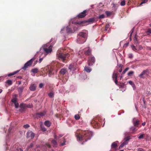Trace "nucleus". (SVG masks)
Listing matches in <instances>:
<instances>
[{
    "mask_svg": "<svg viewBox=\"0 0 151 151\" xmlns=\"http://www.w3.org/2000/svg\"><path fill=\"white\" fill-rule=\"evenodd\" d=\"M147 32L151 33V29H148L147 30Z\"/></svg>",
    "mask_w": 151,
    "mask_h": 151,
    "instance_id": "obj_59",
    "label": "nucleus"
},
{
    "mask_svg": "<svg viewBox=\"0 0 151 151\" xmlns=\"http://www.w3.org/2000/svg\"><path fill=\"white\" fill-rule=\"evenodd\" d=\"M134 41L135 43H137V39L136 35H135L134 37Z\"/></svg>",
    "mask_w": 151,
    "mask_h": 151,
    "instance_id": "obj_45",
    "label": "nucleus"
},
{
    "mask_svg": "<svg viewBox=\"0 0 151 151\" xmlns=\"http://www.w3.org/2000/svg\"><path fill=\"white\" fill-rule=\"evenodd\" d=\"M134 27H133L132 29L131 30V32L130 34V36H131L133 32L134 31Z\"/></svg>",
    "mask_w": 151,
    "mask_h": 151,
    "instance_id": "obj_56",
    "label": "nucleus"
},
{
    "mask_svg": "<svg viewBox=\"0 0 151 151\" xmlns=\"http://www.w3.org/2000/svg\"><path fill=\"white\" fill-rule=\"evenodd\" d=\"M134 73V72L133 71H130L128 72V75L129 76H131Z\"/></svg>",
    "mask_w": 151,
    "mask_h": 151,
    "instance_id": "obj_36",
    "label": "nucleus"
},
{
    "mask_svg": "<svg viewBox=\"0 0 151 151\" xmlns=\"http://www.w3.org/2000/svg\"><path fill=\"white\" fill-rule=\"evenodd\" d=\"M124 139H125V141L119 147V149L125 145L127 144V141L129 140V138L127 137Z\"/></svg>",
    "mask_w": 151,
    "mask_h": 151,
    "instance_id": "obj_14",
    "label": "nucleus"
},
{
    "mask_svg": "<svg viewBox=\"0 0 151 151\" xmlns=\"http://www.w3.org/2000/svg\"><path fill=\"white\" fill-rule=\"evenodd\" d=\"M34 145V144L33 143H31L30 145L29 146V148H31V147H33Z\"/></svg>",
    "mask_w": 151,
    "mask_h": 151,
    "instance_id": "obj_54",
    "label": "nucleus"
},
{
    "mask_svg": "<svg viewBox=\"0 0 151 151\" xmlns=\"http://www.w3.org/2000/svg\"><path fill=\"white\" fill-rule=\"evenodd\" d=\"M96 61L95 57L93 55L89 56L88 59V65L89 66L93 65Z\"/></svg>",
    "mask_w": 151,
    "mask_h": 151,
    "instance_id": "obj_4",
    "label": "nucleus"
},
{
    "mask_svg": "<svg viewBox=\"0 0 151 151\" xmlns=\"http://www.w3.org/2000/svg\"><path fill=\"white\" fill-rule=\"evenodd\" d=\"M125 4V0H123L120 3V5L122 6H124Z\"/></svg>",
    "mask_w": 151,
    "mask_h": 151,
    "instance_id": "obj_38",
    "label": "nucleus"
},
{
    "mask_svg": "<svg viewBox=\"0 0 151 151\" xmlns=\"http://www.w3.org/2000/svg\"><path fill=\"white\" fill-rule=\"evenodd\" d=\"M58 59L64 63H67L68 61V59L70 56L68 53H64L62 52H58L56 54Z\"/></svg>",
    "mask_w": 151,
    "mask_h": 151,
    "instance_id": "obj_2",
    "label": "nucleus"
},
{
    "mask_svg": "<svg viewBox=\"0 0 151 151\" xmlns=\"http://www.w3.org/2000/svg\"><path fill=\"white\" fill-rule=\"evenodd\" d=\"M41 130L43 132H45L47 130L44 127H41Z\"/></svg>",
    "mask_w": 151,
    "mask_h": 151,
    "instance_id": "obj_51",
    "label": "nucleus"
},
{
    "mask_svg": "<svg viewBox=\"0 0 151 151\" xmlns=\"http://www.w3.org/2000/svg\"><path fill=\"white\" fill-rule=\"evenodd\" d=\"M145 124H146V122H143L142 124V125L143 126H144L145 125Z\"/></svg>",
    "mask_w": 151,
    "mask_h": 151,
    "instance_id": "obj_61",
    "label": "nucleus"
},
{
    "mask_svg": "<svg viewBox=\"0 0 151 151\" xmlns=\"http://www.w3.org/2000/svg\"><path fill=\"white\" fill-rule=\"evenodd\" d=\"M78 36L80 37V38H85L86 39V34L84 32H80L78 34Z\"/></svg>",
    "mask_w": 151,
    "mask_h": 151,
    "instance_id": "obj_12",
    "label": "nucleus"
},
{
    "mask_svg": "<svg viewBox=\"0 0 151 151\" xmlns=\"http://www.w3.org/2000/svg\"><path fill=\"white\" fill-rule=\"evenodd\" d=\"M86 12L87 11L86 10H85L83 11V12L80 13L78 15V17L80 18H83L84 17L87 15L86 14Z\"/></svg>",
    "mask_w": 151,
    "mask_h": 151,
    "instance_id": "obj_10",
    "label": "nucleus"
},
{
    "mask_svg": "<svg viewBox=\"0 0 151 151\" xmlns=\"http://www.w3.org/2000/svg\"><path fill=\"white\" fill-rule=\"evenodd\" d=\"M118 76V73H114L113 74L112 78H114V79H117V78Z\"/></svg>",
    "mask_w": 151,
    "mask_h": 151,
    "instance_id": "obj_28",
    "label": "nucleus"
},
{
    "mask_svg": "<svg viewBox=\"0 0 151 151\" xmlns=\"http://www.w3.org/2000/svg\"><path fill=\"white\" fill-rule=\"evenodd\" d=\"M139 136L138 137V138L139 139H141L143 138L144 137V134H139Z\"/></svg>",
    "mask_w": 151,
    "mask_h": 151,
    "instance_id": "obj_42",
    "label": "nucleus"
},
{
    "mask_svg": "<svg viewBox=\"0 0 151 151\" xmlns=\"http://www.w3.org/2000/svg\"><path fill=\"white\" fill-rule=\"evenodd\" d=\"M20 107L22 108H24L26 107H29L28 105H26L25 104H20Z\"/></svg>",
    "mask_w": 151,
    "mask_h": 151,
    "instance_id": "obj_29",
    "label": "nucleus"
},
{
    "mask_svg": "<svg viewBox=\"0 0 151 151\" xmlns=\"http://www.w3.org/2000/svg\"><path fill=\"white\" fill-rule=\"evenodd\" d=\"M133 123L134 127H139V125L140 124L139 121L138 119L134 120L133 121Z\"/></svg>",
    "mask_w": 151,
    "mask_h": 151,
    "instance_id": "obj_15",
    "label": "nucleus"
},
{
    "mask_svg": "<svg viewBox=\"0 0 151 151\" xmlns=\"http://www.w3.org/2000/svg\"><path fill=\"white\" fill-rule=\"evenodd\" d=\"M83 51H81L79 52L78 56L79 57H82L83 55Z\"/></svg>",
    "mask_w": 151,
    "mask_h": 151,
    "instance_id": "obj_23",
    "label": "nucleus"
},
{
    "mask_svg": "<svg viewBox=\"0 0 151 151\" xmlns=\"http://www.w3.org/2000/svg\"><path fill=\"white\" fill-rule=\"evenodd\" d=\"M35 58H33L24 64L22 69L24 70H26L29 66H30L31 65L33 62L35 60Z\"/></svg>",
    "mask_w": 151,
    "mask_h": 151,
    "instance_id": "obj_6",
    "label": "nucleus"
},
{
    "mask_svg": "<svg viewBox=\"0 0 151 151\" xmlns=\"http://www.w3.org/2000/svg\"><path fill=\"white\" fill-rule=\"evenodd\" d=\"M66 31L67 32H71L72 31L71 28L69 27H66Z\"/></svg>",
    "mask_w": 151,
    "mask_h": 151,
    "instance_id": "obj_37",
    "label": "nucleus"
},
{
    "mask_svg": "<svg viewBox=\"0 0 151 151\" xmlns=\"http://www.w3.org/2000/svg\"><path fill=\"white\" fill-rule=\"evenodd\" d=\"M132 49L133 50H136V48L135 47L134 45H132Z\"/></svg>",
    "mask_w": 151,
    "mask_h": 151,
    "instance_id": "obj_57",
    "label": "nucleus"
},
{
    "mask_svg": "<svg viewBox=\"0 0 151 151\" xmlns=\"http://www.w3.org/2000/svg\"><path fill=\"white\" fill-rule=\"evenodd\" d=\"M36 88V85L35 84H31L29 87V88L31 91H34L35 90Z\"/></svg>",
    "mask_w": 151,
    "mask_h": 151,
    "instance_id": "obj_16",
    "label": "nucleus"
},
{
    "mask_svg": "<svg viewBox=\"0 0 151 151\" xmlns=\"http://www.w3.org/2000/svg\"><path fill=\"white\" fill-rule=\"evenodd\" d=\"M21 83V81H19V84H20Z\"/></svg>",
    "mask_w": 151,
    "mask_h": 151,
    "instance_id": "obj_64",
    "label": "nucleus"
},
{
    "mask_svg": "<svg viewBox=\"0 0 151 151\" xmlns=\"http://www.w3.org/2000/svg\"><path fill=\"white\" fill-rule=\"evenodd\" d=\"M98 120L99 121H100L99 118H98L96 120L93 119L91 121V124L94 128H98L101 124L98 122Z\"/></svg>",
    "mask_w": 151,
    "mask_h": 151,
    "instance_id": "obj_3",
    "label": "nucleus"
},
{
    "mask_svg": "<svg viewBox=\"0 0 151 151\" xmlns=\"http://www.w3.org/2000/svg\"><path fill=\"white\" fill-rule=\"evenodd\" d=\"M68 68L71 70H73V71H74L76 70V68L74 67V64L70 65L68 67Z\"/></svg>",
    "mask_w": 151,
    "mask_h": 151,
    "instance_id": "obj_18",
    "label": "nucleus"
},
{
    "mask_svg": "<svg viewBox=\"0 0 151 151\" xmlns=\"http://www.w3.org/2000/svg\"><path fill=\"white\" fill-rule=\"evenodd\" d=\"M95 19L94 18H91L89 19L86 22L93 23L95 22Z\"/></svg>",
    "mask_w": 151,
    "mask_h": 151,
    "instance_id": "obj_19",
    "label": "nucleus"
},
{
    "mask_svg": "<svg viewBox=\"0 0 151 151\" xmlns=\"http://www.w3.org/2000/svg\"><path fill=\"white\" fill-rule=\"evenodd\" d=\"M137 151H145V150H144V149L139 148H138L137 149Z\"/></svg>",
    "mask_w": 151,
    "mask_h": 151,
    "instance_id": "obj_47",
    "label": "nucleus"
},
{
    "mask_svg": "<svg viewBox=\"0 0 151 151\" xmlns=\"http://www.w3.org/2000/svg\"><path fill=\"white\" fill-rule=\"evenodd\" d=\"M67 72V70L65 68H63L61 69L59 72V73L61 75H64Z\"/></svg>",
    "mask_w": 151,
    "mask_h": 151,
    "instance_id": "obj_17",
    "label": "nucleus"
},
{
    "mask_svg": "<svg viewBox=\"0 0 151 151\" xmlns=\"http://www.w3.org/2000/svg\"><path fill=\"white\" fill-rule=\"evenodd\" d=\"M114 82L116 84H117L118 82L117 79H114Z\"/></svg>",
    "mask_w": 151,
    "mask_h": 151,
    "instance_id": "obj_60",
    "label": "nucleus"
},
{
    "mask_svg": "<svg viewBox=\"0 0 151 151\" xmlns=\"http://www.w3.org/2000/svg\"><path fill=\"white\" fill-rule=\"evenodd\" d=\"M46 114V111H44L40 112H37L34 115V117L38 119L40 118L41 117L45 116Z\"/></svg>",
    "mask_w": 151,
    "mask_h": 151,
    "instance_id": "obj_7",
    "label": "nucleus"
},
{
    "mask_svg": "<svg viewBox=\"0 0 151 151\" xmlns=\"http://www.w3.org/2000/svg\"><path fill=\"white\" fill-rule=\"evenodd\" d=\"M51 123L49 121H46L45 122V125L47 127H50L51 125Z\"/></svg>",
    "mask_w": 151,
    "mask_h": 151,
    "instance_id": "obj_20",
    "label": "nucleus"
},
{
    "mask_svg": "<svg viewBox=\"0 0 151 151\" xmlns=\"http://www.w3.org/2000/svg\"><path fill=\"white\" fill-rule=\"evenodd\" d=\"M129 83L132 86V87H135V84L133 81H129Z\"/></svg>",
    "mask_w": 151,
    "mask_h": 151,
    "instance_id": "obj_33",
    "label": "nucleus"
},
{
    "mask_svg": "<svg viewBox=\"0 0 151 151\" xmlns=\"http://www.w3.org/2000/svg\"><path fill=\"white\" fill-rule=\"evenodd\" d=\"M75 118L76 120H78L80 118V116L78 114H76L75 115Z\"/></svg>",
    "mask_w": 151,
    "mask_h": 151,
    "instance_id": "obj_32",
    "label": "nucleus"
},
{
    "mask_svg": "<svg viewBox=\"0 0 151 151\" xmlns=\"http://www.w3.org/2000/svg\"><path fill=\"white\" fill-rule=\"evenodd\" d=\"M84 23V21H81L80 22H79L78 23V24H83Z\"/></svg>",
    "mask_w": 151,
    "mask_h": 151,
    "instance_id": "obj_55",
    "label": "nucleus"
},
{
    "mask_svg": "<svg viewBox=\"0 0 151 151\" xmlns=\"http://www.w3.org/2000/svg\"><path fill=\"white\" fill-rule=\"evenodd\" d=\"M84 53L86 56H90L92 55L91 54V50L89 48L87 50L84 51Z\"/></svg>",
    "mask_w": 151,
    "mask_h": 151,
    "instance_id": "obj_13",
    "label": "nucleus"
},
{
    "mask_svg": "<svg viewBox=\"0 0 151 151\" xmlns=\"http://www.w3.org/2000/svg\"><path fill=\"white\" fill-rule=\"evenodd\" d=\"M16 108H17L18 107L19 104L18 102L14 103Z\"/></svg>",
    "mask_w": 151,
    "mask_h": 151,
    "instance_id": "obj_50",
    "label": "nucleus"
},
{
    "mask_svg": "<svg viewBox=\"0 0 151 151\" xmlns=\"http://www.w3.org/2000/svg\"><path fill=\"white\" fill-rule=\"evenodd\" d=\"M24 88L23 87H19L17 88L18 90L19 93H22V92Z\"/></svg>",
    "mask_w": 151,
    "mask_h": 151,
    "instance_id": "obj_25",
    "label": "nucleus"
},
{
    "mask_svg": "<svg viewBox=\"0 0 151 151\" xmlns=\"http://www.w3.org/2000/svg\"><path fill=\"white\" fill-rule=\"evenodd\" d=\"M76 135L77 139L80 141H84L86 142L90 139L92 136V133L88 130L84 131L82 132L81 134L76 133Z\"/></svg>",
    "mask_w": 151,
    "mask_h": 151,
    "instance_id": "obj_1",
    "label": "nucleus"
},
{
    "mask_svg": "<svg viewBox=\"0 0 151 151\" xmlns=\"http://www.w3.org/2000/svg\"><path fill=\"white\" fill-rule=\"evenodd\" d=\"M3 91L1 89H0V93H1Z\"/></svg>",
    "mask_w": 151,
    "mask_h": 151,
    "instance_id": "obj_63",
    "label": "nucleus"
},
{
    "mask_svg": "<svg viewBox=\"0 0 151 151\" xmlns=\"http://www.w3.org/2000/svg\"><path fill=\"white\" fill-rule=\"evenodd\" d=\"M43 50L44 52H45L46 55H47L48 53H50L52 51V47L50 46L48 48H43Z\"/></svg>",
    "mask_w": 151,
    "mask_h": 151,
    "instance_id": "obj_9",
    "label": "nucleus"
},
{
    "mask_svg": "<svg viewBox=\"0 0 151 151\" xmlns=\"http://www.w3.org/2000/svg\"><path fill=\"white\" fill-rule=\"evenodd\" d=\"M30 127V126L28 124H26L25 125H24L23 126L24 128H27L28 127Z\"/></svg>",
    "mask_w": 151,
    "mask_h": 151,
    "instance_id": "obj_48",
    "label": "nucleus"
},
{
    "mask_svg": "<svg viewBox=\"0 0 151 151\" xmlns=\"http://www.w3.org/2000/svg\"><path fill=\"white\" fill-rule=\"evenodd\" d=\"M150 73L148 70L146 69L144 70L142 73L139 75V77L141 78H145V76H148Z\"/></svg>",
    "mask_w": 151,
    "mask_h": 151,
    "instance_id": "obj_5",
    "label": "nucleus"
},
{
    "mask_svg": "<svg viewBox=\"0 0 151 151\" xmlns=\"http://www.w3.org/2000/svg\"><path fill=\"white\" fill-rule=\"evenodd\" d=\"M137 130L136 128L135 127H132L131 128V130L132 132L136 131Z\"/></svg>",
    "mask_w": 151,
    "mask_h": 151,
    "instance_id": "obj_43",
    "label": "nucleus"
},
{
    "mask_svg": "<svg viewBox=\"0 0 151 151\" xmlns=\"http://www.w3.org/2000/svg\"><path fill=\"white\" fill-rule=\"evenodd\" d=\"M19 71V70H17V71L14 72L12 73H9L8 75V76L9 77V76H12L14 75V74H16Z\"/></svg>",
    "mask_w": 151,
    "mask_h": 151,
    "instance_id": "obj_27",
    "label": "nucleus"
},
{
    "mask_svg": "<svg viewBox=\"0 0 151 151\" xmlns=\"http://www.w3.org/2000/svg\"><path fill=\"white\" fill-rule=\"evenodd\" d=\"M142 2L140 3V5H142V4L146 3L148 0H142Z\"/></svg>",
    "mask_w": 151,
    "mask_h": 151,
    "instance_id": "obj_46",
    "label": "nucleus"
},
{
    "mask_svg": "<svg viewBox=\"0 0 151 151\" xmlns=\"http://www.w3.org/2000/svg\"><path fill=\"white\" fill-rule=\"evenodd\" d=\"M119 67L120 68V69L119 70V73L122 72V66L121 65H120Z\"/></svg>",
    "mask_w": 151,
    "mask_h": 151,
    "instance_id": "obj_41",
    "label": "nucleus"
},
{
    "mask_svg": "<svg viewBox=\"0 0 151 151\" xmlns=\"http://www.w3.org/2000/svg\"><path fill=\"white\" fill-rule=\"evenodd\" d=\"M109 24H106L105 27V31H107L108 29L109 28Z\"/></svg>",
    "mask_w": 151,
    "mask_h": 151,
    "instance_id": "obj_35",
    "label": "nucleus"
},
{
    "mask_svg": "<svg viewBox=\"0 0 151 151\" xmlns=\"http://www.w3.org/2000/svg\"><path fill=\"white\" fill-rule=\"evenodd\" d=\"M48 95L49 97H53L54 96V93L53 92H50L48 94Z\"/></svg>",
    "mask_w": 151,
    "mask_h": 151,
    "instance_id": "obj_30",
    "label": "nucleus"
},
{
    "mask_svg": "<svg viewBox=\"0 0 151 151\" xmlns=\"http://www.w3.org/2000/svg\"><path fill=\"white\" fill-rule=\"evenodd\" d=\"M35 136V134L31 131H29L27 133V137L32 139Z\"/></svg>",
    "mask_w": 151,
    "mask_h": 151,
    "instance_id": "obj_8",
    "label": "nucleus"
},
{
    "mask_svg": "<svg viewBox=\"0 0 151 151\" xmlns=\"http://www.w3.org/2000/svg\"><path fill=\"white\" fill-rule=\"evenodd\" d=\"M65 143H63L60 144L61 146H63L65 145Z\"/></svg>",
    "mask_w": 151,
    "mask_h": 151,
    "instance_id": "obj_62",
    "label": "nucleus"
},
{
    "mask_svg": "<svg viewBox=\"0 0 151 151\" xmlns=\"http://www.w3.org/2000/svg\"><path fill=\"white\" fill-rule=\"evenodd\" d=\"M6 83H8L9 84V85H11L12 84V80H7L6 81Z\"/></svg>",
    "mask_w": 151,
    "mask_h": 151,
    "instance_id": "obj_31",
    "label": "nucleus"
},
{
    "mask_svg": "<svg viewBox=\"0 0 151 151\" xmlns=\"http://www.w3.org/2000/svg\"><path fill=\"white\" fill-rule=\"evenodd\" d=\"M52 143L54 147H55L57 144V142L55 140H53L52 141Z\"/></svg>",
    "mask_w": 151,
    "mask_h": 151,
    "instance_id": "obj_34",
    "label": "nucleus"
},
{
    "mask_svg": "<svg viewBox=\"0 0 151 151\" xmlns=\"http://www.w3.org/2000/svg\"><path fill=\"white\" fill-rule=\"evenodd\" d=\"M129 68H125L124 70L123 71L122 73V74H124L126 71H127L129 70Z\"/></svg>",
    "mask_w": 151,
    "mask_h": 151,
    "instance_id": "obj_44",
    "label": "nucleus"
},
{
    "mask_svg": "<svg viewBox=\"0 0 151 151\" xmlns=\"http://www.w3.org/2000/svg\"><path fill=\"white\" fill-rule=\"evenodd\" d=\"M12 102H13V103H15L16 102H17V99L16 98H14L13 99H12Z\"/></svg>",
    "mask_w": 151,
    "mask_h": 151,
    "instance_id": "obj_39",
    "label": "nucleus"
},
{
    "mask_svg": "<svg viewBox=\"0 0 151 151\" xmlns=\"http://www.w3.org/2000/svg\"><path fill=\"white\" fill-rule=\"evenodd\" d=\"M43 86H44V85L43 83H40L39 84V88H41Z\"/></svg>",
    "mask_w": 151,
    "mask_h": 151,
    "instance_id": "obj_53",
    "label": "nucleus"
},
{
    "mask_svg": "<svg viewBox=\"0 0 151 151\" xmlns=\"http://www.w3.org/2000/svg\"><path fill=\"white\" fill-rule=\"evenodd\" d=\"M105 18V16L104 14L99 15V19H103Z\"/></svg>",
    "mask_w": 151,
    "mask_h": 151,
    "instance_id": "obj_40",
    "label": "nucleus"
},
{
    "mask_svg": "<svg viewBox=\"0 0 151 151\" xmlns=\"http://www.w3.org/2000/svg\"><path fill=\"white\" fill-rule=\"evenodd\" d=\"M117 146V144L116 142H114L111 145V147L114 148H116Z\"/></svg>",
    "mask_w": 151,
    "mask_h": 151,
    "instance_id": "obj_24",
    "label": "nucleus"
},
{
    "mask_svg": "<svg viewBox=\"0 0 151 151\" xmlns=\"http://www.w3.org/2000/svg\"><path fill=\"white\" fill-rule=\"evenodd\" d=\"M46 146L49 148H50L51 147V145L48 143H46L45 144Z\"/></svg>",
    "mask_w": 151,
    "mask_h": 151,
    "instance_id": "obj_52",
    "label": "nucleus"
},
{
    "mask_svg": "<svg viewBox=\"0 0 151 151\" xmlns=\"http://www.w3.org/2000/svg\"><path fill=\"white\" fill-rule=\"evenodd\" d=\"M86 40V39L85 38H80V37L78 36V39L77 40L78 43L79 44H82L84 43Z\"/></svg>",
    "mask_w": 151,
    "mask_h": 151,
    "instance_id": "obj_11",
    "label": "nucleus"
},
{
    "mask_svg": "<svg viewBox=\"0 0 151 151\" xmlns=\"http://www.w3.org/2000/svg\"><path fill=\"white\" fill-rule=\"evenodd\" d=\"M43 58H40L39 60V63H40L42 62V60H43Z\"/></svg>",
    "mask_w": 151,
    "mask_h": 151,
    "instance_id": "obj_58",
    "label": "nucleus"
},
{
    "mask_svg": "<svg viewBox=\"0 0 151 151\" xmlns=\"http://www.w3.org/2000/svg\"><path fill=\"white\" fill-rule=\"evenodd\" d=\"M128 57L129 58H132L133 57V54L132 53H130L128 55Z\"/></svg>",
    "mask_w": 151,
    "mask_h": 151,
    "instance_id": "obj_49",
    "label": "nucleus"
},
{
    "mask_svg": "<svg viewBox=\"0 0 151 151\" xmlns=\"http://www.w3.org/2000/svg\"><path fill=\"white\" fill-rule=\"evenodd\" d=\"M112 12H110L108 11H106L105 12V13L107 16L111 15L112 14Z\"/></svg>",
    "mask_w": 151,
    "mask_h": 151,
    "instance_id": "obj_26",
    "label": "nucleus"
},
{
    "mask_svg": "<svg viewBox=\"0 0 151 151\" xmlns=\"http://www.w3.org/2000/svg\"><path fill=\"white\" fill-rule=\"evenodd\" d=\"M84 70L86 71L88 73L90 72L91 71V69L89 67L87 66H85V67Z\"/></svg>",
    "mask_w": 151,
    "mask_h": 151,
    "instance_id": "obj_21",
    "label": "nucleus"
},
{
    "mask_svg": "<svg viewBox=\"0 0 151 151\" xmlns=\"http://www.w3.org/2000/svg\"><path fill=\"white\" fill-rule=\"evenodd\" d=\"M39 71V70L38 68H35L34 69H32L31 70V72H32V73H36L38 72Z\"/></svg>",
    "mask_w": 151,
    "mask_h": 151,
    "instance_id": "obj_22",
    "label": "nucleus"
}]
</instances>
